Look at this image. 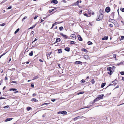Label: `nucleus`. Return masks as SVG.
<instances>
[{"label": "nucleus", "instance_id": "nucleus-1", "mask_svg": "<svg viewBox=\"0 0 124 124\" xmlns=\"http://www.w3.org/2000/svg\"><path fill=\"white\" fill-rule=\"evenodd\" d=\"M103 18V14L101 13V14L100 15L98 18L96 19L97 21H99L102 19Z\"/></svg>", "mask_w": 124, "mask_h": 124}, {"label": "nucleus", "instance_id": "nucleus-2", "mask_svg": "<svg viewBox=\"0 0 124 124\" xmlns=\"http://www.w3.org/2000/svg\"><path fill=\"white\" fill-rule=\"evenodd\" d=\"M104 95L103 94H101V95H99L98 96V97H97L98 99V100H100V99H101L102 98H103V97Z\"/></svg>", "mask_w": 124, "mask_h": 124}, {"label": "nucleus", "instance_id": "nucleus-3", "mask_svg": "<svg viewBox=\"0 0 124 124\" xmlns=\"http://www.w3.org/2000/svg\"><path fill=\"white\" fill-rule=\"evenodd\" d=\"M105 11L107 12L108 13L110 11V9L109 7H107L105 9Z\"/></svg>", "mask_w": 124, "mask_h": 124}, {"label": "nucleus", "instance_id": "nucleus-4", "mask_svg": "<svg viewBox=\"0 0 124 124\" xmlns=\"http://www.w3.org/2000/svg\"><path fill=\"white\" fill-rule=\"evenodd\" d=\"M77 37H78V39L80 41H81L83 39L80 35H78L77 36Z\"/></svg>", "mask_w": 124, "mask_h": 124}, {"label": "nucleus", "instance_id": "nucleus-5", "mask_svg": "<svg viewBox=\"0 0 124 124\" xmlns=\"http://www.w3.org/2000/svg\"><path fill=\"white\" fill-rule=\"evenodd\" d=\"M58 1L56 0H53L51 1V3H53L54 4H57L58 3Z\"/></svg>", "mask_w": 124, "mask_h": 124}, {"label": "nucleus", "instance_id": "nucleus-6", "mask_svg": "<svg viewBox=\"0 0 124 124\" xmlns=\"http://www.w3.org/2000/svg\"><path fill=\"white\" fill-rule=\"evenodd\" d=\"M117 81L116 79H115L114 81H113L112 83H113V84H114V85H115L117 83Z\"/></svg>", "mask_w": 124, "mask_h": 124}, {"label": "nucleus", "instance_id": "nucleus-7", "mask_svg": "<svg viewBox=\"0 0 124 124\" xmlns=\"http://www.w3.org/2000/svg\"><path fill=\"white\" fill-rule=\"evenodd\" d=\"M70 47H67L64 49V50L67 52H69L70 51Z\"/></svg>", "mask_w": 124, "mask_h": 124}, {"label": "nucleus", "instance_id": "nucleus-8", "mask_svg": "<svg viewBox=\"0 0 124 124\" xmlns=\"http://www.w3.org/2000/svg\"><path fill=\"white\" fill-rule=\"evenodd\" d=\"M13 119V118H7L5 120L6 122L10 121Z\"/></svg>", "mask_w": 124, "mask_h": 124}, {"label": "nucleus", "instance_id": "nucleus-9", "mask_svg": "<svg viewBox=\"0 0 124 124\" xmlns=\"http://www.w3.org/2000/svg\"><path fill=\"white\" fill-rule=\"evenodd\" d=\"M108 36H105L102 39V40H107L108 39Z\"/></svg>", "mask_w": 124, "mask_h": 124}, {"label": "nucleus", "instance_id": "nucleus-10", "mask_svg": "<svg viewBox=\"0 0 124 124\" xmlns=\"http://www.w3.org/2000/svg\"><path fill=\"white\" fill-rule=\"evenodd\" d=\"M31 101H34L35 102H38V100L35 98L32 99L31 100Z\"/></svg>", "mask_w": 124, "mask_h": 124}, {"label": "nucleus", "instance_id": "nucleus-11", "mask_svg": "<svg viewBox=\"0 0 124 124\" xmlns=\"http://www.w3.org/2000/svg\"><path fill=\"white\" fill-rule=\"evenodd\" d=\"M82 62H81L77 61L75 62V63L76 64H81Z\"/></svg>", "mask_w": 124, "mask_h": 124}, {"label": "nucleus", "instance_id": "nucleus-12", "mask_svg": "<svg viewBox=\"0 0 124 124\" xmlns=\"http://www.w3.org/2000/svg\"><path fill=\"white\" fill-rule=\"evenodd\" d=\"M61 39L59 38H57L56 40L55 43H57L59 42L60 41Z\"/></svg>", "mask_w": 124, "mask_h": 124}, {"label": "nucleus", "instance_id": "nucleus-13", "mask_svg": "<svg viewBox=\"0 0 124 124\" xmlns=\"http://www.w3.org/2000/svg\"><path fill=\"white\" fill-rule=\"evenodd\" d=\"M52 52H50V53H48L47 55V59H48V57H49V58H50L49 57V56L51 54H52Z\"/></svg>", "mask_w": 124, "mask_h": 124}, {"label": "nucleus", "instance_id": "nucleus-14", "mask_svg": "<svg viewBox=\"0 0 124 124\" xmlns=\"http://www.w3.org/2000/svg\"><path fill=\"white\" fill-rule=\"evenodd\" d=\"M89 58V56L87 55H85L84 56V58L86 59H88Z\"/></svg>", "mask_w": 124, "mask_h": 124}, {"label": "nucleus", "instance_id": "nucleus-15", "mask_svg": "<svg viewBox=\"0 0 124 124\" xmlns=\"http://www.w3.org/2000/svg\"><path fill=\"white\" fill-rule=\"evenodd\" d=\"M106 85L105 83H102L101 85V87L102 88H103Z\"/></svg>", "mask_w": 124, "mask_h": 124}, {"label": "nucleus", "instance_id": "nucleus-16", "mask_svg": "<svg viewBox=\"0 0 124 124\" xmlns=\"http://www.w3.org/2000/svg\"><path fill=\"white\" fill-rule=\"evenodd\" d=\"M17 89L16 88H11L9 89V90L10 91L12 90L14 92L16 91Z\"/></svg>", "mask_w": 124, "mask_h": 124}, {"label": "nucleus", "instance_id": "nucleus-17", "mask_svg": "<svg viewBox=\"0 0 124 124\" xmlns=\"http://www.w3.org/2000/svg\"><path fill=\"white\" fill-rule=\"evenodd\" d=\"M61 113L62 114H66L67 113V112L65 111H62Z\"/></svg>", "mask_w": 124, "mask_h": 124}, {"label": "nucleus", "instance_id": "nucleus-18", "mask_svg": "<svg viewBox=\"0 0 124 124\" xmlns=\"http://www.w3.org/2000/svg\"><path fill=\"white\" fill-rule=\"evenodd\" d=\"M107 70L108 71H111V67H108L107 68Z\"/></svg>", "mask_w": 124, "mask_h": 124}, {"label": "nucleus", "instance_id": "nucleus-19", "mask_svg": "<svg viewBox=\"0 0 124 124\" xmlns=\"http://www.w3.org/2000/svg\"><path fill=\"white\" fill-rule=\"evenodd\" d=\"M36 24L35 25H33L32 27H31L28 29H32L34 28L35 27L36 25Z\"/></svg>", "mask_w": 124, "mask_h": 124}, {"label": "nucleus", "instance_id": "nucleus-20", "mask_svg": "<svg viewBox=\"0 0 124 124\" xmlns=\"http://www.w3.org/2000/svg\"><path fill=\"white\" fill-rule=\"evenodd\" d=\"M62 52V50L61 49H59L58 50V53H61Z\"/></svg>", "mask_w": 124, "mask_h": 124}, {"label": "nucleus", "instance_id": "nucleus-21", "mask_svg": "<svg viewBox=\"0 0 124 124\" xmlns=\"http://www.w3.org/2000/svg\"><path fill=\"white\" fill-rule=\"evenodd\" d=\"M63 37L65 39H66L68 38V36L65 35H64L63 36Z\"/></svg>", "mask_w": 124, "mask_h": 124}, {"label": "nucleus", "instance_id": "nucleus-22", "mask_svg": "<svg viewBox=\"0 0 124 124\" xmlns=\"http://www.w3.org/2000/svg\"><path fill=\"white\" fill-rule=\"evenodd\" d=\"M33 55V51H31V52L29 54V55L30 56H32Z\"/></svg>", "mask_w": 124, "mask_h": 124}, {"label": "nucleus", "instance_id": "nucleus-23", "mask_svg": "<svg viewBox=\"0 0 124 124\" xmlns=\"http://www.w3.org/2000/svg\"><path fill=\"white\" fill-rule=\"evenodd\" d=\"M108 73L109 75H111L112 74V70L109 71H108Z\"/></svg>", "mask_w": 124, "mask_h": 124}, {"label": "nucleus", "instance_id": "nucleus-24", "mask_svg": "<svg viewBox=\"0 0 124 124\" xmlns=\"http://www.w3.org/2000/svg\"><path fill=\"white\" fill-rule=\"evenodd\" d=\"M70 37H72L73 38L75 37H76L75 35L74 34H72L71 35Z\"/></svg>", "mask_w": 124, "mask_h": 124}, {"label": "nucleus", "instance_id": "nucleus-25", "mask_svg": "<svg viewBox=\"0 0 124 124\" xmlns=\"http://www.w3.org/2000/svg\"><path fill=\"white\" fill-rule=\"evenodd\" d=\"M19 29L18 28L16 29V30L15 31V33L16 34V33L19 30Z\"/></svg>", "mask_w": 124, "mask_h": 124}, {"label": "nucleus", "instance_id": "nucleus-26", "mask_svg": "<svg viewBox=\"0 0 124 124\" xmlns=\"http://www.w3.org/2000/svg\"><path fill=\"white\" fill-rule=\"evenodd\" d=\"M27 109L29 111L31 109H32V108H31V107H28L27 108Z\"/></svg>", "mask_w": 124, "mask_h": 124}, {"label": "nucleus", "instance_id": "nucleus-27", "mask_svg": "<svg viewBox=\"0 0 124 124\" xmlns=\"http://www.w3.org/2000/svg\"><path fill=\"white\" fill-rule=\"evenodd\" d=\"M91 11V10H88V13L90 15H91L92 12Z\"/></svg>", "mask_w": 124, "mask_h": 124}, {"label": "nucleus", "instance_id": "nucleus-28", "mask_svg": "<svg viewBox=\"0 0 124 124\" xmlns=\"http://www.w3.org/2000/svg\"><path fill=\"white\" fill-rule=\"evenodd\" d=\"M82 51H83L85 52H88V51L86 50V49L85 48H82L81 50Z\"/></svg>", "mask_w": 124, "mask_h": 124}, {"label": "nucleus", "instance_id": "nucleus-29", "mask_svg": "<svg viewBox=\"0 0 124 124\" xmlns=\"http://www.w3.org/2000/svg\"><path fill=\"white\" fill-rule=\"evenodd\" d=\"M87 43L88 45H91L93 44L90 41H88L87 42Z\"/></svg>", "mask_w": 124, "mask_h": 124}, {"label": "nucleus", "instance_id": "nucleus-30", "mask_svg": "<svg viewBox=\"0 0 124 124\" xmlns=\"http://www.w3.org/2000/svg\"><path fill=\"white\" fill-rule=\"evenodd\" d=\"M38 78V76H36L35 77H34L33 78V80H35L37 78Z\"/></svg>", "mask_w": 124, "mask_h": 124}, {"label": "nucleus", "instance_id": "nucleus-31", "mask_svg": "<svg viewBox=\"0 0 124 124\" xmlns=\"http://www.w3.org/2000/svg\"><path fill=\"white\" fill-rule=\"evenodd\" d=\"M76 43V42L75 41H71L70 43L71 44H74Z\"/></svg>", "mask_w": 124, "mask_h": 124}, {"label": "nucleus", "instance_id": "nucleus-32", "mask_svg": "<svg viewBox=\"0 0 124 124\" xmlns=\"http://www.w3.org/2000/svg\"><path fill=\"white\" fill-rule=\"evenodd\" d=\"M27 16H24L23 18L22 19V22H23L24 20H25V19H26V18H27Z\"/></svg>", "mask_w": 124, "mask_h": 124}, {"label": "nucleus", "instance_id": "nucleus-33", "mask_svg": "<svg viewBox=\"0 0 124 124\" xmlns=\"http://www.w3.org/2000/svg\"><path fill=\"white\" fill-rule=\"evenodd\" d=\"M116 54H113V57L114 58H115V60H116Z\"/></svg>", "mask_w": 124, "mask_h": 124}, {"label": "nucleus", "instance_id": "nucleus-34", "mask_svg": "<svg viewBox=\"0 0 124 124\" xmlns=\"http://www.w3.org/2000/svg\"><path fill=\"white\" fill-rule=\"evenodd\" d=\"M63 27L62 26L60 27H59V30L60 31H61V30H62L63 29Z\"/></svg>", "mask_w": 124, "mask_h": 124}, {"label": "nucleus", "instance_id": "nucleus-35", "mask_svg": "<svg viewBox=\"0 0 124 124\" xmlns=\"http://www.w3.org/2000/svg\"><path fill=\"white\" fill-rule=\"evenodd\" d=\"M79 0L77 1L75 3V5H77L78 6V3H79V1H78Z\"/></svg>", "mask_w": 124, "mask_h": 124}, {"label": "nucleus", "instance_id": "nucleus-36", "mask_svg": "<svg viewBox=\"0 0 124 124\" xmlns=\"http://www.w3.org/2000/svg\"><path fill=\"white\" fill-rule=\"evenodd\" d=\"M84 93V92H79V93H78V94L79 95V94H83V93Z\"/></svg>", "mask_w": 124, "mask_h": 124}, {"label": "nucleus", "instance_id": "nucleus-37", "mask_svg": "<svg viewBox=\"0 0 124 124\" xmlns=\"http://www.w3.org/2000/svg\"><path fill=\"white\" fill-rule=\"evenodd\" d=\"M120 10L122 12H124V8H120Z\"/></svg>", "mask_w": 124, "mask_h": 124}, {"label": "nucleus", "instance_id": "nucleus-38", "mask_svg": "<svg viewBox=\"0 0 124 124\" xmlns=\"http://www.w3.org/2000/svg\"><path fill=\"white\" fill-rule=\"evenodd\" d=\"M79 116H77L75 118H74V120H77V119H78L79 117Z\"/></svg>", "mask_w": 124, "mask_h": 124}, {"label": "nucleus", "instance_id": "nucleus-39", "mask_svg": "<svg viewBox=\"0 0 124 124\" xmlns=\"http://www.w3.org/2000/svg\"><path fill=\"white\" fill-rule=\"evenodd\" d=\"M5 24V23H3L2 24H0V26H4Z\"/></svg>", "mask_w": 124, "mask_h": 124}, {"label": "nucleus", "instance_id": "nucleus-40", "mask_svg": "<svg viewBox=\"0 0 124 124\" xmlns=\"http://www.w3.org/2000/svg\"><path fill=\"white\" fill-rule=\"evenodd\" d=\"M94 101H97L99 100H98V98L97 97V98H96L94 99Z\"/></svg>", "mask_w": 124, "mask_h": 124}, {"label": "nucleus", "instance_id": "nucleus-41", "mask_svg": "<svg viewBox=\"0 0 124 124\" xmlns=\"http://www.w3.org/2000/svg\"><path fill=\"white\" fill-rule=\"evenodd\" d=\"M121 74L122 75H124V71H121L120 72Z\"/></svg>", "mask_w": 124, "mask_h": 124}, {"label": "nucleus", "instance_id": "nucleus-42", "mask_svg": "<svg viewBox=\"0 0 124 124\" xmlns=\"http://www.w3.org/2000/svg\"><path fill=\"white\" fill-rule=\"evenodd\" d=\"M9 106L8 105H7V106H4L3 107V108H7L9 107Z\"/></svg>", "mask_w": 124, "mask_h": 124}, {"label": "nucleus", "instance_id": "nucleus-43", "mask_svg": "<svg viewBox=\"0 0 124 124\" xmlns=\"http://www.w3.org/2000/svg\"><path fill=\"white\" fill-rule=\"evenodd\" d=\"M91 82L93 84H94L95 82L94 81L93 79H92V80Z\"/></svg>", "mask_w": 124, "mask_h": 124}, {"label": "nucleus", "instance_id": "nucleus-44", "mask_svg": "<svg viewBox=\"0 0 124 124\" xmlns=\"http://www.w3.org/2000/svg\"><path fill=\"white\" fill-rule=\"evenodd\" d=\"M6 53H4L2 54H1L0 56V59L1 58V57L2 56L6 54Z\"/></svg>", "mask_w": 124, "mask_h": 124}, {"label": "nucleus", "instance_id": "nucleus-45", "mask_svg": "<svg viewBox=\"0 0 124 124\" xmlns=\"http://www.w3.org/2000/svg\"><path fill=\"white\" fill-rule=\"evenodd\" d=\"M124 39V36H121V39L123 40Z\"/></svg>", "mask_w": 124, "mask_h": 124}, {"label": "nucleus", "instance_id": "nucleus-46", "mask_svg": "<svg viewBox=\"0 0 124 124\" xmlns=\"http://www.w3.org/2000/svg\"><path fill=\"white\" fill-rule=\"evenodd\" d=\"M85 82V80L84 79H82L81 81V82L82 83H84Z\"/></svg>", "mask_w": 124, "mask_h": 124}, {"label": "nucleus", "instance_id": "nucleus-47", "mask_svg": "<svg viewBox=\"0 0 124 124\" xmlns=\"http://www.w3.org/2000/svg\"><path fill=\"white\" fill-rule=\"evenodd\" d=\"M6 99V98H5L3 97H0V100L2 99Z\"/></svg>", "mask_w": 124, "mask_h": 124}, {"label": "nucleus", "instance_id": "nucleus-48", "mask_svg": "<svg viewBox=\"0 0 124 124\" xmlns=\"http://www.w3.org/2000/svg\"><path fill=\"white\" fill-rule=\"evenodd\" d=\"M12 8V7L11 6H9L8 8V9H11V8Z\"/></svg>", "mask_w": 124, "mask_h": 124}, {"label": "nucleus", "instance_id": "nucleus-49", "mask_svg": "<svg viewBox=\"0 0 124 124\" xmlns=\"http://www.w3.org/2000/svg\"><path fill=\"white\" fill-rule=\"evenodd\" d=\"M113 83H112H112H111L109 85H108L106 88L105 89H106L107 87H108L110 85H113Z\"/></svg>", "mask_w": 124, "mask_h": 124}, {"label": "nucleus", "instance_id": "nucleus-50", "mask_svg": "<svg viewBox=\"0 0 124 124\" xmlns=\"http://www.w3.org/2000/svg\"><path fill=\"white\" fill-rule=\"evenodd\" d=\"M38 17V16L37 15L35 16V17H34V20L36 19H37V18Z\"/></svg>", "mask_w": 124, "mask_h": 124}, {"label": "nucleus", "instance_id": "nucleus-51", "mask_svg": "<svg viewBox=\"0 0 124 124\" xmlns=\"http://www.w3.org/2000/svg\"><path fill=\"white\" fill-rule=\"evenodd\" d=\"M84 16H86L87 17L88 16V15L86 13H84L83 14Z\"/></svg>", "mask_w": 124, "mask_h": 124}, {"label": "nucleus", "instance_id": "nucleus-52", "mask_svg": "<svg viewBox=\"0 0 124 124\" xmlns=\"http://www.w3.org/2000/svg\"><path fill=\"white\" fill-rule=\"evenodd\" d=\"M37 40V39L36 38H35V39H34V40L32 42V43H33V42Z\"/></svg>", "mask_w": 124, "mask_h": 124}, {"label": "nucleus", "instance_id": "nucleus-53", "mask_svg": "<svg viewBox=\"0 0 124 124\" xmlns=\"http://www.w3.org/2000/svg\"><path fill=\"white\" fill-rule=\"evenodd\" d=\"M119 85H117L115 88H114L113 90L114 89H115L117 88H119Z\"/></svg>", "mask_w": 124, "mask_h": 124}, {"label": "nucleus", "instance_id": "nucleus-54", "mask_svg": "<svg viewBox=\"0 0 124 124\" xmlns=\"http://www.w3.org/2000/svg\"><path fill=\"white\" fill-rule=\"evenodd\" d=\"M49 104V103H44L42 105H48Z\"/></svg>", "mask_w": 124, "mask_h": 124}, {"label": "nucleus", "instance_id": "nucleus-55", "mask_svg": "<svg viewBox=\"0 0 124 124\" xmlns=\"http://www.w3.org/2000/svg\"><path fill=\"white\" fill-rule=\"evenodd\" d=\"M11 83H16V81H13L11 82Z\"/></svg>", "mask_w": 124, "mask_h": 124}, {"label": "nucleus", "instance_id": "nucleus-56", "mask_svg": "<svg viewBox=\"0 0 124 124\" xmlns=\"http://www.w3.org/2000/svg\"><path fill=\"white\" fill-rule=\"evenodd\" d=\"M31 86L32 87H34V85H33V84H32L31 85Z\"/></svg>", "mask_w": 124, "mask_h": 124}, {"label": "nucleus", "instance_id": "nucleus-57", "mask_svg": "<svg viewBox=\"0 0 124 124\" xmlns=\"http://www.w3.org/2000/svg\"><path fill=\"white\" fill-rule=\"evenodd\" d=\"M62 2L65 3L66 2V1L65 0H62Z\"/></svg>", "mask_w": 124, "mask_h": 124}, {"label": "nucleus", "instance_id": "nucleus-58", "mask_svg": "<svg viewBox=\"0 0 124 124\" xmlns=\"http://www.w3.org/2000/svg\"><path fill=\"white\" fill-rule=\"evenodd\" d=\"M56 100L55 99H52L51 100V101H53V102H54V101H55Z\"/></svg>", "mask_w": 124, "mask_h": 124}, {"label": "nucleus", "instance_id": "nucleus-59", "mask_svg": "<svg viewBox=\"0 0 124 124\" xmlns=\"http://www.w3.org/2000/svg\"><path fill=\"white\" fill-rule=\"evenodd\" d=\"M8 79V78H7V77L6 76L5 77V80H7Z\"/></svg>", "mask_w": 124, "mask_h": 124}, {"label": "nucleus", "instance_id": "nucleus-60", "mask_svg": "<svg viewBox=\"0 0 124 124\" xmlns=\"http://www.w3.org/2000/svg\"><path fill=\"white\" fill-rule=\"evenodd\" d=\"M52 12V11L51 10H49V13H50Z\"/></svg>", "mask_w": 124, "mask_h": 124}, {"label": "nucleus", "instance_id": "nucleus-61", "mask_svg": "<svg viewBox=\"0 0 124 124\" xmlns=\"http://www.w3.org/2000/svg\"><path fill=\"white\" fill-rule=\"evenodd\" d=\"M109 26L110 27H112L113 26L112 24H109Z\"/></svg>", "mask_w": 124, "mask_h": 124}, {"label": "nucleus", "instance_id": "nucleus-62", "mask_svg": "<svg viewBox=\"0 0 124 124\" xmlns=\"http://www.w3.org/2000/svg\"><path fill=\"white\" fill-rule=\"evenodd\" d=\"M36 94L35 93H33L32 94V96H36Z\"/></svg>", "mask_w": 124, "mask_h": 124}, {"label": "nucleus", "instance_id": "nucleus-63", "mask_svg": "<svg viewBox=\"0 0 124 124\" xmlns=\"http://www.w3.org/2000/svg\"><path fill=\"white\" fill-rule=\"evenodd\" d=\"M39 61L41 62H43V61L41 59H40L39 60Z\"/></svg>", "mask_w": 124, "mask_h": 124}, {"label": "nucleus", "instance_id": "nucleus-64", "mask_svg": "<svg viewBox=\"0 0 124 124\" xmlns=\"http://www.w3.org/2000/svg\"><path fill=\"white\" fill-rule=\"evenodd\" d=\"M60 34L62 36H63V35H64V34H63V33H60Z\"/></svg>", "mask_w": 124, "mask_h": 124}]
</instances>
